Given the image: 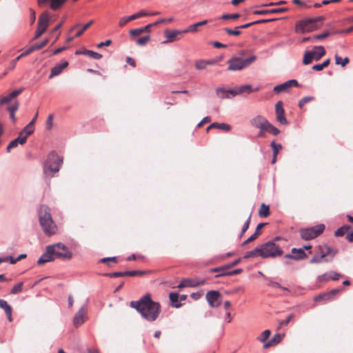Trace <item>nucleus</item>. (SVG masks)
<instances>
[{
	"instance_id": "f257e3e1",
	"label": "nucleus",
	"mask_w": 353,
	"mask_h": 353,
	"mask_svg": "<svg viewBox=\"0 0 353 353\" xmlns=\"http://www.w3.org/2000/svg\"><path fill=\"white\" fill-rule=\"evenodd\" d=\"M130 305L149 322L156 321L161 313L160 303L154 301L150 294H145L138 301H131Z\"/></svg>"
},
{
	"instance_id": "f03ea898",
	"label": "nucleus",
	"mask_w": 353,
	"mask_h": 353,
	"mask_svg": "<svg viewBox=\"0 0 353 353\" xmlns=\"http://www.w3.org/2000/svg\"><path fill=\"white\" fill-rule=\"evenodd\" d=\"M54 257L63 259H70L72 257V253L68 248L62 243L50 245L46 247V252L37 260V264L43 265L52 261L54 259Z\"/></svg>"
},
{
	"instance_id": "7ed1b4c3",
	"label": "nucleus",
	"mask_w": 353,
	"mask_h": 353,
	"mask_svg": "<svg viewBox=\"0 0 353 353\" xmlns=\"http://www.w3.org/2000/svg\"><path fill=\"white\" fill-rule=\"evenodd\" d=\"M38 214L41 226L45 234L48 236L54 234L57 228L52 219L49 207L46 205H41Z\"/></svg>"
},
{
	"instance_id": "20e7f679",
	"label": "nucleus",
	"mask_w": 353,
	"mask_h": 353,
	"mask_svg": "<svg viewBox=\"0 0 353 353\" xmlns=\"http://www.w3.org/2000/svg\"><path fill=\"white\" fill-rule=\"evenodd\" d=\"M323 20L322 16L303 19L296 23L295 31L301 33L312 32L321 27Z\"/></svg>"
},
{
	"instance_id": "39448f33",
	"label": "nucleus",
	"mask_w": 353,
	"mask_h": 353,
	"mask_svg": "<svg viewBox=\"0 0 353 353\" xmlns=\"http://www.w3.org/2000/svg\"><path fill=\"white\" fill-rule=\"evenodd\" d=\"M259 256L263 259L275 258L283 254V251L274 241H268L259 245Z\"/></svg>"
},
{
	"instance_id": "423d86ee",
	"label": "nucleus",
	"mask_w": 353,
	"mask_h": 353,
	"mask_svg": "<svg viewBox=\"0 0 353 353\" xmlns=\"http://www.w3.org/2000/svg\"><path fill=\"white\" fill-rule=\"evenodd\" d=\"M62 162L63 159L55 152H51L43 165L44 173L53 176L54 173L59 172Z\"/></svg>"
},
{
	"instance_id": "0eeeda50",
	"label": "nucleus",
	"mask_w": 353,
	"mask_h": 353,
	"mask_svg": "<svg viewBox=\"0 0 353 353\" xmlns=\"http://www.w3.org/2000/svg\"><path fill=\"white\" fill-rule=\"evenodd\" d=\"M256 59V56H251L245 59L238 57H232L227 61L229 65L228 70L231 71L241 70L251 65Z\"/></svg>"
},
{
	"instance_id": "6e6552de",
	"label": "nucleus",
	"mask_w": 353,
	"mask_h": 353,
	"mask_svg": "<svg viewBox=\"0 0 353 353\" xmlns=\"http://www.w3.org/2000/svg\"><path fill=\"white\" fill-rule=\"evenodd\" d=\"M325 54V50L323 46H316L313 48L312 50H308L305 52L303 63L304 65H309L313 60L319 61Z\"/></svg>"
},
{
	"instance_id": "1a4fd4ad",
	"label": "nucleus",
	"mask_w": 353,
	"mask_h": 353,
	"mask_svg": "<svg viewBox=\"0 0 353 353\" xmlns=\"http://www.w3.org/2000/svg\"><path fill=\"white\" fill-rule=\"evenodd\" d=\"M324 230L325 225L319 224L313 227L301 229L300 236L303 239L309 241L319 236L323 233Z\"/></svg>"
},
{
	"instance_id": "9d476101",
	"label": "nucleus",
	"mask_w": 353,
	"mask_h": 353,
	"mask_svg": "<svg viewBox=\"0 0 353 353\" xmlns=\"http://www.w3.org/2000/svg\"><path fill=\"white\" fill-rule=\"evenodd\" d=\"M206 300L211 307H217L221 305V294L216 290L209 291L206 294Z\"/></svg>"
},
{
	"instance_id": "9b49d317",
	"label": "nucleus",
	"mask_w": 353,
	"mask_h": 353,
	"mask_svg": "<svg viewBox=\"0 0 353 353\" xmlns=\"http://www.w3.org/2000/svg\"><path fill=\"white\" fill-rule=\"evenodd\" d=\"M276 119L281 124L287 125L288 121L285 117V110L283 108L282 101H278L275 105Z\"/></svg>"
},
{
	"instance_id": "f8f14e48",
	"label": "nucleus",
	"mask_w": 353,
	"mask_h": 353,
	"mask_svg": "<svg viewBox=\"0 0 353 353\" xmlns=\"http://www.w3.org/2000/svg\"><path fill=\"white\" fill-rule=\"evenodd\" d=\"M292 86H294V87L299 86V83L296 80L291 79V80H288V81L284 82L283 83L274 86L273 91L274 92L279 94L281 92L288 91V89Z\"/></svg>"
},
{
	"instance_id": "ddd939ff",
	"label": "nucleus",
	"mask_w": 353,
	"mask_h": 353,
	"mask_svg": "<svg viewBox=\"0 0 353 353\" xmlns=\"http://www.w3.org/2000/svg\"><path fill=\"white\" fill-rule=\"evenodd\" d=\"M87 313L86 305H84L81 307L79 311L75 314L73 319V323L76 327L81 325L85 321V316Z\"/></svg>"
},
{
	"instance_id": "4468645a",
	"label": "nucleus",
	"mask_w": 353,
	"mask_h": 353,
	"mask_svg": "<svg viewBox=\"0 0 353 353\" xmlns=\"http://www.w3.org/2000/svg\"><path fill=\"white\" fill-rule=\"evenodd\" d=\"M149 15V13L145 12V10H140L139 12H137L129 17H123L121 18L119 22V25L120 27L124 26L125 24H127L128 22L137 19L138 18H140L141 17H145Z\"/></svg>"
},
{
	"instance_id": "2eb2a0df",
	"label": "nucleus",
	"mask_w": 353,
	"mask_h": 353,
	"mask_svg": "<svg viewBox=\"0 0 353 353\" xmlns=\"http://www.w3.org/2000/svg\"><path fill=\"white\" fill-rule=\"evenodd\" d=\"M307 256V254L303 250V248H292L291 254H286L284 256L285 259H292L294 260H301Z\"/></svg>"
},
{
	"instance_id": "dca6fc26",
	"label": "nucleus",
	"mask_w": 353,
	"mask_h": 353,
	"mask_svg": "<svg viewBox=\"0 0 353 353\" xmlns=\"http://www.w3.org/2000/svg\"><path fill=\"white\" fill-rule=\"evenodd\" d=\"M234 92H235L234 88L225 89L224 88H218L216 90V94L219 98L221 99H231L232 97L236 96V94H234Z\"/></svg>"
},
{
	"instance_id": "f3484780",
	"label": "nucleus",
	"mask_w": 353,
	"mask_h": 353,
	"mask_svg": "<svg viewBox=\"0 0 353 353\" xmlns=\"http://www.w3.org/2000/svg\"><path fill=\"white\" fill-rule=\"evenodd\" d=\"M268 120L262 116L258 115L253 118L250 123L252 125L256 128H259L261 130H263V128L265 127V123H267Z\"/></svg>"
},
{
	"instance_id": "a211bd4d",
	"label": "nucleus",
	"mask_w": 353,
	"mask_h": 353,
	"mask_svg": "<svg viewBox=\"0 0 353 353\" xmlns=\"http://www.w3.org/2000/svg\"><path fill=\"white\" fill-rule=\"evenodd\" d=\"M342 290V288H335V289H332L330 291L326 292V293H323V294H319L318 296H316L314 299L315 301H318L319 300H330L334 296H335L336 294H337L341 290Z\"/></svg>"
},
{
	"instance_id": "6ab92c4d",
	"label": "nucleus",
	"mask_w": 353,
	"mask_h": 353,
	"mask_svg": "<svg viewBox=\"0 0 353 353\" xmlns=\"http://www.w3.org/2000/svg\"><path fill=\"white\" fill-rule=\"evenodd\" d=\"M68 66V62L67 61H63L61 63L55 65L51 69V72L49 76V78L51 79L55 76H58L61 73L63 70L66 68Z\"/></svg>"
},
{
	"instance_id": "aec40b11",
	"label": "nucleus",
	"mask_w": 353,
	"mask_h": 353,
	"mask_svg": "<svg viewBox=\"0 0 353 353\" xmlns=\"http://www.w3.org/2000/svg\"><path fill=\"white\" fill-rule=\"evenodd\" d=\"M288 10L287 8H274V9H270V10H256L253 11L254 14L257 15H265L268 14H276V13H280L283 12Z\"/></svg>"
},
{
	"instance_id": "412c9836",
	"label": "nucleus",
	"mask_w": 353,
	"mask_h": 353,
	"mask_svg": "<svg viewBox=\"0 0 353 353\" xmlns=\"http://www.w3.org/2000/svg\"><path fill=\"white\" fill-rule=\"evenodd\" d=\"M184 33L183 30H170L168 29L165 30L164 32L165 37L168 39V41H165L163 43H167L168 42H172L176 39V37L179 34Z\"/></svg>"
},
{
	"instance_id": "4be33fe9",
	"label": "nucleus",
	"mask_w": 353,
	"mask_h": 353,
	"mask_svg": "<svg viewBox=\"0 0 353 353\" xmlns=\"http://www.w3.org/2000/svg\"><path fill=\"white\" fill-rule=\"evenodd\" d=\"M75 54L86 55L96 60H99L102 57V54L90 50H77Z\"/></svg>"
},
{
	"instance_id": "5701e85b",
	"label": "nucleus",
	"mask_w": 353,
	"mask_h": 353,
	"mask_svg": "<svg viewBox=\"0 0 353 353\" xmlns=\"http://www.w3.org/2000/svg\"><path fill=\"white\" fill-rule=\"evenodd\" d=\"M26 142V136L23 137H17L11 141L7 146V152H10V150L17 148L19 144L23 145Z\"/></svg>"
},
{
	"instance_id": "b1692460",
	"label": "nucleus",
	"mask_w": 353,
	"mask_h": 353,
	"mask_svg": "<svg viewBox=\"0 0 353 353\" xmlns=\"http://www.w3.org/2000/svg\"><path fill=\"white\" fill-rule=\"evenodd\" d=\"M0 307L4 310L8 321L10 322H11L12 321V310L11 306L7 303L6 301H5L3 299H0Z\"/></svg>"
},
{
	"instance_id": "393cba45",
	"label": "nucleus",
	"mask_w": 353,
	"mask_h": 353,
	"mask_svg": "<svg viewBox=\"0 0 353 353\" xmlns=\"http://www.w3.org/2000/svg\"><path fill=\"white\" fill-rule=\"evenodd\" d=\"M50 17L47 12L42 13L38 19L39 26H41L44 29H47L49 25Z\"/></svg>"
},
{
	"instance_id": "a878e982",
	"label": "nucleus",
	"mask_w": 353,
	"mask_h": 353,
	"mask_svg": "<svg viewBox=\"0 0 353 353\" xmlns=\"http://www.w3.org/2000/svg\"><path fill=\"white\" fill-rule=\"evenodd\" d=\"M152 25L151 23L146 25L144 27L131 30L130 34L132 36H138L143 32H150Z\"/></svg>"
},
{
	"instance_id": "bb28decb",
	"label": "nucleus",
	"mask_w": 353,
	"mask_h": 353,
	"mask_svg": "<svg viewBox=\"0 0 353 353\" xmlns=\"http://www.w3.org/2000/svg\"><path fill=\"white\" fill-rule=\"evenodd\" d=\"M208 23V20H203L201 21H199L196 23L190 25L187 29L183 30V32H196L197 31V28L199 26H202L206 25Z\"/></svg>"
},
{
	"instance_id": "cd10ccee",
	"label": "nucleus",
	"mask_w": 353,
	"mask_h": 353,
	"mask_svg": "<svg viewBox=\"0 0 353 353\" xmlns=\"http://www.w3.org/2000/svg\"><path fill=\"white\" fill-rule=\"evenodd\" d=\"M283 336L284 335L281 334H276L271 340L263 345V347L268 348L273 345L279 343L281 341Z\"/></svg>"
},
{
	"instance_id": "c85d7f7f",
	"label": "nucleus",
	"mask_w": 353,
	"mask_h": 353,
	"mask_svg": "<svg viewBox=\"0 0 353 353\" xmlns=\"http://www.w3.org/2000/svg\"><path fill=\"white\" fill-rule=\"evenodd\" d=\"M169 298L172 303V306L176 308L179 307L181 303L179 301V294L176 292H171L169 294Z\"/></svg>"
},
{
	"instance_id": "c756f323",
	"label": "nucleus",
	"mask_w": 353,
	"mask_h": 353,
	"mask_svg": "<svg viewBox=\"0 0 353 353\" xmlns=\"http://www.w3.org/2000/svg\"><path fill=\"white\" fill-rule=\"evenodd\" d=\"M265 123V127L263 128V130L271 133L274 136H276L280 133V130L276 127L273 126L268 121Z\"/></svg>"
},
{
	"instance_id": "7c9ffc66",
	"label": "nucleus",
	"mask_w": 353,
	"mask_h": 353,
	"mask_svg": "<svg viewBox=\"0 0 353 353\" xmlns=\"http://www.w3.org/2000/svg\"><path fill=\"white\" fill-rule=\"evenodd\" d=\"M210 127H214V128L225 131H230L231 130V126L229 124L225 123L214 122L210 124Z\"/></svg>"
},
{
	"instance_id": "2f4dec72",
	"label": "nucleus",
	"mask_w": 353,
	"mask_h": 353,
	"mask_svg": "<svg viewBox=\"0 0 353 353\" xmlns=\"http://www.w3.org/2000/svg\"><path fill=\"white\" fill-rule=\"evenodd\" d=\"M34 127L32 122H30L27 125H26L23 130L21 131V134H24L26 136H30L34 132Z\"/></svg>"
},
{
	"instance_id": "473e14b6",
	"label": "nucleus",
	"mask_w": 353,
	"mask_h": 353,
	"mask_svg": "<svg viewBox=\"0 0 353 353\" xmlns=\"http://www.w3.org/2000/svg\"><path fill=\"white\" fill-rule=\"evenodd\" d=\"M187 281L190 282V284L192 285H188L190 288H196L199 285H204L205 283V280L202 279H186Z\"/></svg>"
},
{
	"instance_id": "72a5a7b5",
	"label": "nucleus",
	"mask_w": 353,
	"mask_h": 353,
	"mask_svg": "<svg viewBox=\"0 0 353 353\" xmlns=\"http://www.w3.org/2000/svg\"><path fill=\"white\" fill-rule=\"evenodd\" d=\"M324 249L325 250V252L323 254H325V257L331 256V257L333 258L338 253V250L336 249L327 245H324Z\"/></svg>"
},
{
	"instance_id": "f704fd0d",
	"label": "nucleus",
	"mask_w": 353,
	"mask_h": 353,
	"mask_svg": "<svg viewBox=\"0 0 353 353\" xmlns=\"http://www.w3.org/2000/svg\"><path fill=\"white\" fill-rule=\"evenodd\" d=\"M235 92H234V94L236 95L241 94L243 92H245L247 90H249L250 92L252 91V86L250 85H243L240 87H236L234 88Z\"/></svg>"
},
{
	"instance_id": "c9c22d12",
	"label": "nucleus",
	"mask_w": 353,
	"mask_h": 353,
	"mask_svg": "<svg viewBox=\"0 0 353 353\" xmlns=\"http://www.w3.org/2000/svg\"><path fill=\"white\" fill-rule=\"evenodd\" d=\"M259 214L261 216H268L270 214L269 205H267L265 203H262L259 211Z\"/></svg>"
},
{
	"instance_id": "e433bc0d",
	"label": "nucleus",
	"mask_w": 353,
	"mask_h": 353,
	"mask_svg": "<svg viewBox=\"0 0 353 353\" xmlns=\"http://www.w3.org/2000/svg\"><path fill=\"white\" fill-rule=\"evenodd\" d=\"M330 63V60L327 59L325 60L322 63L314 65L312 68L316 71H321L324 68L328 66Z\"/></svg>"
},
{
	"instance_id": "4c0bfd02",
	"label": "nucleus",
	"mask_w": 353,
	"mask_h": 353,
	"mask_svg": "<svg viewBox=\"0 0 353 353\" xmlns=\"http://www.w3.org/2000/svg\"><path fill=\"white\" fill-rule=\"evenodd\" d=\"M256 256H259V246L256 247L254 250H252L251 251L247 252L245 254L243 258L244 259H248V258H250V257H256Z\"/></svg>"
},
{
	"instance_id": "58836bf2",
	"label": "nucleus",
	"mask_w": 353,
	"mask_h": 353,
	"mask_svg": "<svg viewBox=\"0 0 353 353\" xmlns=\"http://www.w3.org/2000/svg\"><path fill=\"white\" fill-rule=\"evenodd\" d=\"M332 34H334V33L327 30V31L323 32L321 34H316L312 37V42H314L316 40H320V39L327 38V37L330 36Z\"/></svg>"
},
{
	"instance_id": "ea45409f",
	"label": "nucleus",
	"mask_w": 353,
	"mask_h": 353,
	"mask_svg": "<svg viewBox=\"0 0 353 353\" xmlns=\"http://www.w3.org/2000/svg\"><path fill=\"white\" fill-rule=\"evenodd\" d=\"M23 285V282H19V283H17L11 289L10 294H17L18 293H20L21 292H22Z\"/></svg>"
},
{
	"instance_id": "a19ab883",
	"label": "nucleus",
	"mask_w": 353,
	"mask_h": 353,
	"mask_svg": "<svg viewBox=\"0 0 353 353\" xmlns=\"http://www.w3.org/2000/svg\"><path fill=\"white\" fill-rule=\"evenodd\" d=\"M349 61H350V59L347 57H345L343 59H342V58L341 57H339V55H337V54L335 55V63L336 65L341 64L342 67H344L347 63H349Z\"/></svg>"
},
{
	"instance_id": "79ce46f5",
	"label": "nucleus",
	"mask_w": 353,
	"mask_h": 353,
	"mask_svg": "<svg viewBox=\"0 0 353 353\" xmlns=\"http://www.w3.org/2000/svg\"><path fill=\"white\" fill-rule=\"evenodd\" d=\"M325 258V254H320L319 253L316 252V254L313 256V257L310 259V263H319L322 261V259Z\"/></svg>"
},
{
	"instance_id": "37998d69",
	"label": "nucleus",
	"mask_w": 353,
	"mask_h": 353,
	"mask_svg": "<svg viewBox=\"0 0 353 353\" xmlns=\"http://www.w3.org/2000/svg\"><path fill=\"white\" fill-rule=\"evenodd\" d=\"M271 334V332L270 330H265V331H263L261 335L257 337V339L262 342V343H265L266 341V340L269 338V336H270Z\"/></svg>"
},
{
	"instance_id": "c03bdc74",
	"label": "nucleus",
	"mask_w": 353,
	"mask_h": 353,
	"mask_svg": "<svg viewBox=\"0 0 353 353\" xmlns=\"http://www.w3.org/2000/svg\"><path fill=\"white\" fill-rule=\"evenodd\" d=\"M48 41H49L48 39H46L43 40L42 42L39 43H35L34 45H33L30 48H32V50L33 52L35 51V50H41V49H42L43 47H45L48 44Z\"/></svg>"
},
{
	"instance_id": "a18cd8bd",
	"label": "nucleus",
	"mask_w": 353,
	"mask_h": 353,
	"mask_svg": "<svg viewBox=\"0 0 353 353\" xmlns=\"http://www.w3.org/2000/svg\"><path fill=\"white\" fill-rule=\"evenodd\" d=\"M349 228H350L349 225H343V226L339 228V229H337L335 231L334 234L336 236H343L345 234V231L347 230Z\"/></svg>"
},
{
	"instance_id": "49530a36",
	"label": "nucleus",
	"mask_w": 353,
	"mask_h": 353,
	"mask_svg": "<svg viewBox=\"0 0 353 353\" xmlns=\"http://www.w3.org/2000/svg\"><path fill=\"white\" fill-rule=\"evenodd\" d=\"M265 279L268 281V285L269 286H272V287H274V288H280V289H282L283 290H288L287 288L282 287L280 285V283H279L278 282L272 281L270 278L265 277Z\"/></svg>"
},
{
	"instance_id": "de8ad7c7",
	"label": "nucleus",
	"mask_w": 353,
	"mask_h": 353,
	"mask_svg": "<svg viewBox=\"0 0 353 353\" xmlns=\"http://www.w3.org/2000/svg\"><path fill=\"white\" fill-rule=\"evenodd\" d=\"M93 22L94 21L92 20H91L88 23L84 25L80 30L77 32V33L74 34V37H80L83 33L84 31H85L88 28H90V26L93 23Z\"/></svg>"
},
{
	"instance_id": "09e8293b",
	"label": "nucleus",
	"mask_w": 353,
	"mask_h": 353,
	"mask_svg": "<svg viewBox=\"0 0 353 353\" xmlns=\"http://www.w3.org/2000/svg\"><path fill=\"white\" fill-rule=\"evenodd\" d=\"M64 2L65 0H51L50 8L52 10H57Z\"/></svg>"
},
{
	"instance_id": "8fccbe9b",
	"label": "nucleus",
	"mask_w": 353,
	"mask_h": 353,
	"mask_svg": "<svg viewBox=\"0 0 353 353\" xmlns=\"http://www.w3.org/2000/svg\"><path fill=\"white\" fill-rule=\"evenodd\" d=\"M270 145L273 150L274 156H277L279 150L282 148V145L279 143H276L275 141H272Z\"/></svg>"
},
{
	"instance_id": "3c124183",
	"label": "nucleus",
	"mask_w": 353,
	"mask_h": 353,
	"mask_svg": "<svg viewBox=\"0 0 353 353\" xmlns=\"http://www.w3.org/2000/svg\"><path fill=\"white\" fill-rule=\"evenodd\" d=\"M243 272V270L241 268H238L236 270H234L232 271L228 272V273H220L219 274L216 275V277L221 276H232V275H236L241 273Z\"/></svg>"
},
{
	"instance_id": "603ef678",
	"label": "nucleus",
	"mask_w": 353,
	"mask_h": 353,
	"mask_svg": "<svg viewBox=\"0 0 353 353\" xmlns=\"http://www.w3.org/2000/svg\"><path fill=\"white\" fill-rule=\"evenodd\" d=\"M314 100V97H305L303 98H302L299 101V108H303L304 106V105L310 101H312Z\"/></svg>"
},
{
	"instance_id": "864d4df0",
	"label": "nucleus",
	"mask_w": 353,
	"mask_h": 353,
	"mask_svg": "<svg viewBox=\"0 0 353 353\" xmlns=\"http://www.w3.org/2000/svg\"><path fill=\"white\" fill-rule=\"evenodd\" d=\"M150 36H148V35L145 36V37L138 39L136 41V43L139 46H143L145 45L150 41Z\"/></svg>"
},
{
	"instance_id": "5fc2aeb1",
	"label": "nucleus",
	"mask_w": 353,
	"mask_h": 353,
	"mask_svg": "<svg viewBox=\"0 0 353 353\" xmlns=\"http://www.w3.org/2000/svg\"><path fill=\"white\" fill-rule=\"evenodd\" d=\"M12 99V97H10V94L7 96H1L0 97V105L7 104L10 103Z\"/></svg>"
},
{
	"instance_id": "6e6d98bb",
	"label": "nucleus",
	"mask_w": 353,
	"mask_h": 353,
	"mask_svg": "<svg viewBox=\"0 0 353 353\" xmlns=\"http://www.w3.org/2000/svg\"><path fill=\"white\" fill-rule=\"evenodd\" d=\"M104 276L109 277H122L125 276V271L124 272H114L110 273L104 274Z\"/></svg>"
},
{
	"instance_id": "4d7b16f0",
	"label": "nucleus",
	"mask_w": 353,
	"mask_h": 353,
	"mask_svg": "<svg viewBox=\"0 0 353 353\" xmlns=\"http://www.w3.org/2000/svg\"><path fill=\"white\" fill-rule=\"evenodd\" d=\"M223 30L226 33L231 35L239 36L241 34V31L239 29H236V28L234 30L225 28Z\"/></svg>"
},
{
	"instance_id": "13d9d810",
	"label": "nucleus",
	"mask_w": 353,
	"mask_h": 353,
	"mask_svg": "<svg viewBox=\"0 0 353 353\" xmlns=\"http://www.w3.org/2000/svg\"><path fill=\"white\" fill-rule=\"evenodd\" d=\"M240 17V14L238 13L234 14H225L221 16L222 19H236Z\"/></svg>"
},
{
	"instance_id": "bf43d9fd",
	"label": "nucleus",
	"mask_w": 353,
	"mask_h": 353,
	"mask_svg": "<svg viewBox=\"0 0 353 353\" xmlns=\"http://www.w3.org/2000/svg\"><path fill=\"white\" fill-rule=\"evenodd\" d=\"M19 106V102L17 101H15L12 105L8 106L7 110L9 112L15 113V112L18 110Z\"/></svg>"
},
{
	"instance_id": "052dcab7",
	"label": "nucleus",
	"mask_w": 353,
	"mask_h": 353,
	"mask_svg": "<svg viewBox=\"0 0 353 353\" xmlns=\"http://www.w3.org/2000/svg\"><path fill=\"white\" fill-rule=\"evenodd\" d=\"M46 29H44L41 26H39V25H37V29L35 31L34 39H38L39 37H40L46 32Z\"/></svg>"
},
{
	"instance_id": "680f3d73",
	"label": "nucleus",
	"mask_w": 353,
	"mask_h": 353,
	"mask_svg": "<svg viewBox=\"0 0 353 353\" xmlns=\"http://www.w3.org/2000/svg\"><path fill=\"white\" fill-rule=\"evenodd\" d=\"M172 21H173V17H170V18H167V19L162 18V19H160L156 21L155 22H154L151 24L152 25V27H153V26H157L160 23H165V22H171Z\"/></svg>"
},
{
	"instance_id": "e2e57ef3",
	"label": "nucleus",
	"mask_w": 353,
	"mask_h": 353,
	"mask_svg": "<svg viewBox=\"0 0 353 353\" xmlns=\"http://www.w3.org/2000/svg\"><path fill=\"white\" fill-rule=\"evenodd\" d=\"M195 67L198 70H203V69L205 68V67H206L205 61L199 60V61H196Z\"/></svg>"
},
{
	"instance_id": "0e129e2a",
	"label": "nucleus",
	"mask_w": 353,
	"mask_h": 353,
	"mask_svg": "<svg viewBox=\"0 0 353 353\" xmlns=\"http://www.w3.org/2000/svg\"><path fill=\"white\" fill-rule=\"evenodd\" d=\"M250 219H251V214H250L248 219L246 220V221L244 223V224L242 227L241 236H242L243 234L249 228L250 223Z\"/></svg>"
},
{
	"instance_id": "69168bd1",
	"label": "nucleus",
	"mask_w": 353,
	"mask_h": 353,
	"mask_svg": "<svg viewBox=\"0 0 353 353\" xmlns=\"http://www.w3.org/2000/svg\"><path fill=\"white\" fill-rule=\"evenodd\" d=\"M329 276H330V272L325 273V274H323L322 275H319L317 277V281H319V282H327V281H328L330 280Z\"/></svg>"
},
{
	"instance_id": "338daca9",
	"label": "nucleus",
	"mask_w": 353,
	"mask_h": 353,
	"mask_svg": "<svg viewBox=\"0 0 353 353\" xmlns=\"http://www.w3.org/2000/svg\"><path fill=\"white\" fill-rule=\"evenodd\" d=\"M341 277V274L334 271L330 272L329 279L330 280L337 281Z\"/></svg>"
},
{
	"instance_id": "774afa93",
	"label": "nucleus",
	"mask_w": 353,
	"mask_h": 353,
	"mask_svg": "<svg viewBox=\"0 0 353 353\" xmlns=\"http://www.w3.org/2000/svg\"><path fill=\"white\" fill-rule=\"evenodd\" d=\"M294 314H290L288 315L285 321H280L279 324L280 326H286L288 325V323L291 321V320L293 319Z\"/></svg>"
}]
</instances>
